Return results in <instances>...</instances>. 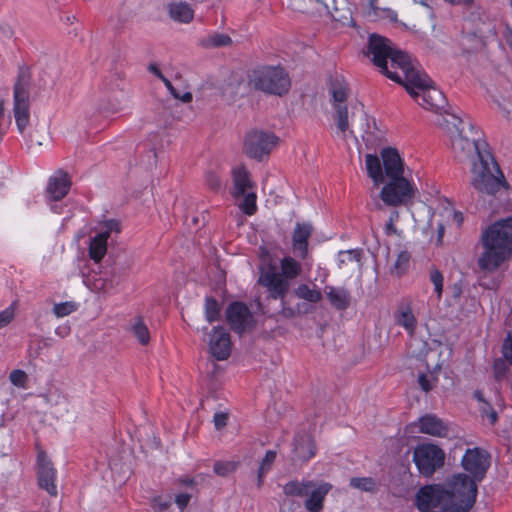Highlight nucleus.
I'll return each mask as SVG.
<instances>
[{
    "instance_id": "nucleus-1",
    "label": "nucleus",
    "mask_w": 512,
    "mask_h": 512,
    "mask_svg": "<svg viewBox=\"0 0 512 512\" xmlns=\"http://www.w3.org/2000/svg\"><path fill=\"white\" fill-rule=\"evenodd\" d=\"M437 122L450 132L455 130L456 135L452 137L454 157L459 162L472 163L471 185L477 191L489 195L499 191L501 181L492 173L491 166L500 172L499 167L492 154L486 149L488 145L482 140L476 126L469 121L465 122L457 114H452L451 121L442 116Z\"/></svg>"
},
{
    "instance_id": "nucleus-2",
    "label": "nucleus",
    "mask_w": 512,
    "mask_h": 512,
    "mask_svg": "<svg viewBox=\"0 0 512 512\" xmlns=\"http://www.w3.org/2000/svg\"><path fill=\"white\" fill-rule=\"evenodd\" d=\"M484 251L478 259L483 271H495L512 255V216L491 224L482 234Z\"/></svg>"
},
{
    "instance_id": "nucleus-3",
    "label": "nucleus",
    "mask_w": 512,
    "mask_h": 512,
    "mask_svg": "<svg viewBox=\"0 0 512 512\" xmlns=\"http://www.w3.org/2000/svg\"><path fill=\"white\" fill-rule=\"evenodd\" d=\"M248 84L266 95L282 97L291 88L289 73L281 65H263L248 73Z\"/></svg>"
},
{
    "instance_id": "nucleus-4",
    "label": "nucleus",
    "mask_w": 512,
    "mask_h": 512,
    "mask_svg": "<svg viewBox=\"0 0 512 512\" xmlns=\"http://www.w3.org/2000/svg\"><path fill=\"white\" fill-rule=\"evenodd\" d=\"M31 82L32 73L30 67L25 64L20 65L13 86V112L20 133L24 132L30 120L29 90Z\"/></svg>"
},
{
    "instance_id": "nucleus-5",
    "label": "nucleus",
    "mask_w": 512,
    "mask_h": 512,
    "mask_svg": "<svg viewBox=\"0 0 512 512\" xmlns=\"http://www.w3.org/2000/svg\"><path fill=\"white\" fill-rule=\"evenodd\" d=\"M106 264L105 270L93 283L96 290L104 293L110 292L121 283L131 268V260L124 254L115 258L109 255Z\"/></svg>"
},
{
    "instance_id": "nucleus-6",
    "label": "nucleus",
    "mask_w": 512,
    "mask_h": 512,
    "mask_svg": "<svg viewBox=\"0 0 512 512\" xmlns=\"http://www.w3.org/2000/svg\"><path fill=\"white\" fill-rule=\"evenodd\" d=\"M392 50L393 47L388 38L376 33L369 35L365 54L372 56L371 61L379 68L383 75L395 82H400V73L391 71L388 67V57L391 55Z\"/></svg>"
},
{
    "instance_id": "nucleus-7",
    "label": "nucleus",
    "mask_w": 512,
    "mask_h": 512,
    "mask_svg": "<svg viewBox=\"0 0 512 512\" xmlns=\"http://www.w3.org/2000/svg\"><path fill=\"white\" fill-rule=\"evenodd\" d=\"M413 462L422 476L431 477L444 466L445 453L435 444H420L414 449Z\"/></svg>"
},
{
    "instance_id": "nucleus-8",
    "label": "nucleus",
    "mask_w": 512,
    "mask_h": 512,
    "mask_svg": "<svg viewBox=\"0 0 512 512\" xmlns=\"http://www.w3.org/2000/svg\"><path fill=\"white\" fill-rule=\"evenodd\" d=\"M259 278L257 283L265 287L270 299L283 301L289 291V281L284 279L272 262L259 267Z\"/></svg>"
},
{
    "instance_id": "nucleus-9",
    "label": "nucleus",
    "mask_w": 512,
    "mask_h": 512,
    "mask_svg": "<svg viewBox=\"0 0 512 512\" xmlns=\"http://www.w3.org/2000/svg\"><path fill=\"white\" fill-rule=\"evenodd\" d=\"M415 189L407 179L390 180L380 192L381 200L392 207L407 206L412 203Z\"/></svg>"
},
{
    "instance_id": "nucleus-10",
    "label": "nucleus",
    "mask_w": 512,
    "mask_h": 512,
    "mask_svg": "<svg viewBox=\"0 0 512 512\" xmlns=\"http://www.w3.org/2000/svg\"><path fill=\"white\" fill-rule=\"evenodd\" d=\"M225 318L230 329L240 336L256 326L252 312L247 304L241 301H233L227 306Z\"/></svg>"
},
{
    "instance_id": "nucleus-11",
    "label": "nucleus",
    "mask_w": 512,
    "mask_h": 512,
    "mask_svg": "<svg viewBox=\"0 0 512 512\" xmlns=\"http://www.w3.org/2000/svg\"><path fill=\"white\" fill-rule=\"evenodd\" d=\"M278 137L273 133L254 130L246 135L244 149L247 156L261 160L270 154L272 148L277 144Z\"/></svg>"
},
{
    "instance_id": "nucleus-12",
    "label": "nucleus",
    "mask_w": 512,
    "mask_h": 512,
    "mask_svg": "<svg viewBox=\"0 0 512 512\" xmlns=\"http://www.w3.org/2000/svg\"><path fill=\"white\" fill-rule=\"evenodd\" d=\"M329 91L332 95V105L335 110L334 119L337 124V128L345 133L349 130V113L346 101L348 98V87L346 84L335 79L331 82Z\"/></svg>"
},
{
    "instance_id": "nucleus-13",
    "label": "nucleus",
    "mask_w": 512,
    "mask_h": 512,
    "mask_svg": "<svg viewBox=\"0 0 512 512\" xmlns=\"http://www.w3.org/2000/svg\"><path fill=\"white\" fill-rule=\"evenodd\" d=\"M462 467L471 477L482 481L490 467V454L479 447L467 449L461 460Z\"/></svg>"
},
{
    "instance_id": "nucleus-14",
    "label": "nucleus",
    "mask_w": 512,
    "mask_h": 512,
    "mask_svg": "<svg viewBox=\"0 0 512 512\" xmlns=\"http://www.w3.org/2000/svg\"><path fill=\"white\" fill-rule=\"evenodd\" d=\"M447 500L449 494L445 488L440 485H427L418 490L415 505L421 512H431L433 508L441 510Z\"/></svg>"
},
{
    "instance_id": "nucleus-15",
    "label": "nucleus",
    "mask_w": 512,
    "mask_h": 512,
    "mask_svg": "<svg viewBox=\"0 0 512 512\" xmlns=\"http://www.w3.org/2000/svg\"><path fill=\"white\" fill-rule=\"evenodd\" d=\"M477 480L473 477L459 473L453 476L452 480L448 482V488H445L449 494V499L452 500H470L473 502L477 496Z\"/></svg>"
},
{
    "instance_id": "nucleus-16",
    "label": "nucleus",
    "mask_w": 512,
    "mask_h": 512,
    "mask_svg": "<svg viewBox=\"0 0 512 512\" xmlns=\"http://www.w3.org/2000/svg\"><path fill=\"white\" fill-rule=\"evenodd\" d=\"M57 471L52 461L45 452L41 451L37 455V481L41 489L46 490L50 496H56L57 486L55 484Z\"/></svg>"
},
{
    "instance_id": "nucleus-17",
    "label": "nucleus",
    "mask_w": 512,
    "mask_h": 512,
    "mask_svg": "<svg viewBox=\"0 0 512 512\" xmlns=\"http://www.w3.org/2000/svg\"><path fill=\"white\" fill-rule=\"evenodd\" d=\"M416 101L425 109L449 115L451 118L452 114H456L455 112L450 111L451 106L447 103L442 91L431 86V84L426 86V88L420 92L418 100Z\"/></svg>"
},
{
    "instance_id": "nucleus-18",
    "label": "nucleus",
    "mask_w": 512,
    "mask_h": 512,
    "mask_svg": "<svg viewBox=\"0 0 512 512\" xmlns=\"http://www.w3.org/2000/svg\"><path fill=\"white\" fill-rule=\"evenodd\" d=\"M209 350L211 355L219 361L228 359L231 354L230 334L222 326L212 329L209 340Z\"/></svg>"
},
{
    "instance_id": "nucleus-19",
    "label": "nucleus",
    "mask_w": 512,
    "mask_h": 512,
    "mask_svg": "<svg viewBox=\"0 0 512 512\" xmlns=\"http://www.w3.org/2000/svg\"><path fill=\"white\" fill-rule=\"evenodd\" d=\"M316 444L306 431H298L293 438V461L307 462L316 455Z\"/></svg>"
},
{
    "instance_id": "nucleus-20",
    "label": "nucleus",
    "mask_w": 512,
    "mask_h": 512,
    "mask_svg": "<svg viewBox=\"0 0 512 512\" xmlns=\"http://www.w3.org/2000/svg\"><path fill=\"white\" fill-rule=\"evenodd\" d=\"M400 77L401 81L398 83L402 84L415 100H418L420 92L432 82L426 74H420L412 66L406 69L402 75L400 74Z\"/></svg>"
},
{
    "instance_id": "nucleus-21",
    "label": "nucleus",
    "mask_w": 512,
    "mask_h": 512,
    "mask_svg": "<svg viewBox=\"0 0 512 512\" xmlns=\"http://www.w3.org/2000/svg\"><path fill=\"white\" fill-rule=\"evenodd\" d=\"M381 159L385 176L390 180L406 179L403 176V161L397 149L392 147L383 148L381 151Z\"/></svg>"
},
{
    "instance_id": "nucleus-22",
    "label": "nucleus",
    "mask_w": 512,
    "mask_h": 512,
    "mask_svg": "<svg viewBox=\"0 0 512 512\" xmlns=\"http://www.w3.org/2000/svg\"><path fill=\"white\" fill-rule=\"evenodd\" d=\"M70 187L69 175L66 172L59 171L56 175L49 178L46 196L50 201H59L68 194Z\"/></svg>"
},
{
    "instance_id": "nucleus-23",
    "label": "nucleus",
    "mask_w": 512,
    "mask_h": 512,
    "mask_svg": "<svg viewBox=\"0 0 512 512\" xmlns=\"http://www.w3.org/2000/svg\"><path fill=\"white\" fill-rule=\"evenodd\" d=\"M313 227L309 223H297L292 235L294 254L305 259L308 254V240L312 234Z\"/></svg>"
},
{
    "instance_id": "nucleus-24",
    "label": "nucleus",
    "mask_w": 512,
    "mask_h": 512,
    "mask_svg": "<svg viewBox=\"0 0 512 512\" xmlns=\"http://www.w3.org/2000/svg\"><path fill=\"white\" fill-rule=\"evenodd\" d=\"M396 325L403 327L408 333L412 334L417 325V320L413 314L409 302L401 301L393 314Z\"/></svg>"
},
{
    "instance_id": "nucleus-25",
    "label": "nucleus",
    "mask_w": 512,
    "mask_h": 512,
    "mask_svg": "<svg viewBox=\"0 0 512 512\" xmlns=\"http://www.w3.org/2000/svg\"><path fill=\"white\" fill-rule=\"evenodd\" d=\"M332 489V485L327 482H322L311 488L308 498L305 501V508L309 512H320L323 509V502L326 495Z\"/></svg>"
},
{
    "instance_id": "nucleus-26",
    "label": "nucleus",
    "mask_w": 512,
    "mask_h": 512,
    "mask_svg": "<svg viewBox=\"0 0 512 512\" xmlns=\"http://www.w3.org/2000/svg\"><path fill=\"white\" fill-rule=\"evenodd\" d=\"M419 431L436 437H445L448 434L447 425L436 415L426 414L419 418Z\"/></svg>"
},
{
    "instance_id": "nucleus-27",
    "label": "nucleus",
    "mask_w": 512,
    "mask_h": 512,
    "mask_svg": "<svg viewBox=\"0 0 512 512\" xmlns=\"http://www.w3.org/2000/svg\"><path fill=\"white\" fill-rule=\"evenodd\" d=\"M325 294L330 305L338 311H345L351 305V293L344 287L326 286Z\"/></svg>"
},
{
    "instance_id": "nucleus-28",
    "label": "nucleus",
    "mask_w": 512,
    "mask_h": 512,
    "mask_svg": "<svg viewBox=\"0 0 512 512\" xmlns=\"http://www.w3.org/2000/svg\"><path fill=\"white\" fill-rule=\"evenodd\" d=\"M366 170L368 176L378 186L385 181V172L383 168V161L377 155L367 154L365 159Z\"/></svg>"
},
{
    "instance_id": "nucleus-29",
    "label": "nucleus",
    "mask_w": 512,
    "mask_h": 512,
    "mask_svg": "<svg viewBox=\"0 0 512 512\" xmlns=\"http://www.w3.org/2000/svg\"><path fill=\"white\" fill-rule=\"evenodd\" d=\"M107 233H98L90 239L89 256L99 263L107 252Z\"/></svg>"
},
{
    "instance_id": "nucleus-30",
    "label": "nucleus",
    "mask_w": 512,
    "mask_h": 512,
    "mask_svg": "<svg viewBox=\"0 0 512 512\" xmlns=\"http://www.w3.org/2000/svg\"><path fill=\"white\" fill-rule=\"evenodd\" d=\"M235 196L244 195L252 187L249 172L245 167H237L232 171Z\"/></svg>"
},
{
    "instance_id": "nucleus-31",
    "label": "nucleus",
    "mask_w": 512,
    "mask_h": 512,
    "mask_svg": "<svg viewBox=\"0 0 512 512\" xmlns=\"http://www.w3.org/2000/svg\"><path fill=\"white\" fill-rule=\"evenodd\" d=\"M315 486V482L312 480L308 481H289L283 487V492L287 496L303 497L308 496L311 488Z\"/></svg>"
},
{
    "instance_id": "nucleus-32",
    "label": "nucleus",
    "mask_w": 512,
    "mask_h": 512,
    "mask_svg": "<svg viewBox=\"0 0 512 512\" xmlns=\"http://www.w3.org/2000/svg\"><path fill=\"white\" fill-rule=\"evenodd\" d=\"M170 17L176 21L188 23L193 19V10L186 3L171 4L169 8Z\"/></svg>"
},
{
    "instance_id": "nucleus-33",
    "label": "nucleus",
    "mask_w": 512,
    "mask_h": 512,
    "mask_svg": "<svg viewBox=\"0 0 512 512\" xmlns=\"http://www.w3.org/2000/svg\"><path fill=\"white\" fill-rule=\"evenodd\" d=\"M204 312L205 318L209 323L218 321L221 318V304L216 298L212 296H206Z\"/></svg>"
},
{
    "instance_id": "nucleus-34",
    "label": "nucleus",
    "mask_w": 512,
    "mask_h": 512,
    "mask_svg": "<svg viewBox=\"0 0 512 512\" xmlns=\"http://www.w3.org/2000/svg\"><path fill=\"white\" fill-rule=\"evenodd\" d=\"M388 59H390V67L393 69L392 71H396V69H400L403 74L406 69L411 66L409 56L397 49L392 50L391 55H389Z\"/></svg>"
},
{
    "instance_id": "nucleus-35",
    "label": "nucleus",
    "mask_w": 512,
    "mask_h": 512,
    "mask_svg": "<svg viewBox=\"0 0 512 512\" xmlns=\"http://www.w3.org/2000/svg\"><path fill=\"white\" fill-rule=\"evenodd\" d=\"M281 270L280 273L284 279H294L301 272V265L292 257H284L281 260Z\"/></svg>"
},
{
    "instance_id": "nucleus-36",
    "label": "nucleus",
    "mask_w": 512,
    "mask_h": 512,
    "mask_svg": "<svg viewBox=\"0 0 512 512\" xmlns=\"http://www.w3.org/2000/svg\"><path fill=\"white\" fill-rule=\"evenodd\" d=\"M277 453L274 450H268L261 461L260 467L258 469L257 473V486L261 487L263 484V479L265 475L270 471L275 459H276Z\"/></svg>"
},
{
    "instance_id": "nucleus-37",
    "label": "nucleus",
    "mask_w": 512,
    "mask_h": 512,
    "mask_svg": "<svg viewBox=\"0 0 512 512\" xmlns=\"http://www.w3.org/2000/svg\"><path fill=\"white\" fill-rule=\"evenodd\" d=\"M131 332L137 338L141 345H147L150 341V333L148 327L141 317L135 319L131 326Z\"/></svg>"
},
{
    "instance_id": "nucleus-38",
    "label": "nucleus",
    "mask_w": 512,
    "mask_h": 512,
    "mask_svg": "<svg viewBox=\"0 0 512 512\" xmlns=\"http://www.w3.org/2000/svg\"><path fill=\"white\" fill-rule=\"evenodd\" d=\"M295 294L297 297L311 303H318L322 300V293L319 290L310 289L307 284H300L295 289Z\"/></svg>"
},
{
    "instance_id": "nucleus-39",
    "label": "nucleus",
    "mask_w": 512,
    "mask_h": 512,
    "mask_svg": "<svg viewBox=\"0 0 512 512\" xmlns=\"http://www.w3.org/2000/svg\"><path fill=\"white\" fill-rule=\"evenodd\" d=\"M475 502L472 499L468 500H452L449 499L444 502V505L440 511L445 512H468Z\"/></svg>"
},
{
    "instance_id": "nucleus-40",
    "label": "nucleus",
    "mask_w": 512,
    "mask_h": 512,
    "mask_svg": "<svg viewBox=\"0 0 512 512\" xmlns=\"http://www.w3.org/2000/svg\"><path fill=\"white\" fill-rule=\"evenodd\" d=\"M349 485L365 492H376L377 490V483L371 477H353L350 479Z\"/></svg>"
},
{
    "instance_id": "nucleus-41",
    "label": "nucleus",
    "mask_w": 512,
    "mask_h": 512,
    "mask_svg": "<svg viewBox=\"0 0 512 512\" xmlns=\"http://www.w3.org/2000/svg\"><path fill=\"white\" fill-rule=\"evenodd\" d=\"M410 259L411 255L408 251H401L397 256L393 267L391 268V273L397 277L402 276L409 267Z\"/></svg>"
},
{
    "instance_id": "nucleus-42",
    "label": "nucleus",
    "mask_w": 512,
    "mask_h": 512,
    "mask_svg": "<svg viewBox=\"0 0 512 512\" xmlns=\"http://www.w3.org/2000/svg\"><path fill=\"white\" fill-rule=\"evenodd\" d=\"M363 255L361 249H351L347 251H340L338 253V267L342 269L344 265L351 262H360Z\"/></svg>"
},
{
    "instance_id": "nucleus-43",
    "label": "nucleus",
    "mask_w": 512,
    "mask_h": 512,
    "mask_svg": "<svg viewBox=\"0 0 512 512\" xmlns=\"http://www.w3.org/2000/svg\"><path fill=\"white\" fill-rule=\"evenodd\" d=\"M239 466L237 461H216L213 465L215 474L221 477H226L233 473Z\"/></svg>"
},
{
    "instance_id": "nucleus-44",
    "label": "nucleus",
    "mask_w": 512,
    "mask_h": 512,
    "mask_svg": "<svg viewBox=\"0 0 512 512\" xmlns=\"http://www.w3.org/2000/svg\"><path fill=\"white\" fill-rule=\"evenodd\" d=\"M232 43V39L227 34L216 33L209 36L205 42L204 46L206 47H225L229 46Z\"/></svg>"
},
{
    "instance_id": "nucleus-45",
    "label": "nucleus",
    "mask_w": 512,
    "mask_h": 512,
    "mask_svg": "<svg viewBox=\"0 0 512 512\" xmlns=\"http://www.w3.org/2000/svg\"><path fill=\"white\" fill-rule=\"evenodd\" d=\"M243 196V202L240 204L241 210L246 215H253L257 210L256 199L257 196L254 192H246Z\"/></svg>"
},
{
    "instance_id": "nucleus-46",
    "label": "nucleus",
    "mask_w": 512,
    "mask_h": 512,
    "mask_svg": "<svg viewBox=\"0 0 512 512\" xmlns=\"http://www.w3.org/2000/svg\"><path fill=\"white\" fill-rule=\"evenodd\" d=\"M78 309V304L73 301H66L54 304L53 313L58 317H65L75 312Z\"/></svg>"
},
{
    "instance_id": "nucleus-47",
    "label": "nucleus",
    "mask_w": 512,
    "mask_h": 512,
    "mask_svg": "<svg viewBox=\"0 0 512 512\" xmlns=\"http://www.w3.org/2000/svg\"><path fill=\"white\" fill-rule=\"evenodd\" d=\"M171 500L162 496H155L151 499V508L154 512H170Z\"/></svg>"
},
{
    "instance_id": "nucleus-48",
    "label": "nucleus",
    "mask_w": 512,
    "mask_h": 512,
    "mask_svg": "<svg viewBox=\"0 0 512 512\" xmlns=\"http://www.w3.org/2000/svg\"><path fill=\"white\" fill-rule=\"evenodd\" d=\"M205 183L212 191H219L222 187L221 177L214 171H207L205 173Z\"/></svg>"
},
{
    "instance_id": "nucleus-49",
    "label": "nucleus",
    "mask_w": 512,
    "mask_h": 512,
    "mask_svg": "<svg viewBox=\"0 0 512 512\" xmlns=\"http://www.w3.org/2000/svg\"><path fill=\"white\" fill-rule=\"evenodd\" d=\"M430 281L434 285V290L437 293L438 298L441 297L443 291V275L438 269H432L430 271Z\"/></svg>"
},
{
    "instance_id": "nucleus-50",
    "label": "nucleus",
    "mask_w": 512,
    "mask_h": 512,
    "mask_svg": "<svg viewBox=\"0 0 512 512\" xmlns=\"http://www.w3.org/2000/svg\"><path fill=\"white\" fill-rule=\"evenodd\" d=\"M9 379L11 383L15 386L25 387L27 381V374L23 370L16 369L10 373Z\"/></svg>"
},
{
    "instance_id": "nucleus-51",
    "label": "nucleus",
    "mask_w": 512,
    "mask_h": 512,
    "mask_svg": "<svg viewBox=\"0 0 512 512\" xmlns=\"http://www.w3.org/2000/svg\"><path fill=\"white\" fill-rule=\"evenodd\" d=\"M436 380H437L436 377H434L432 375L429 376L425 373H421L418 376V384L424 392L431 391L434 386L433 382Z\"/></svg>"
},
{
    "instance_id": "nucleus-52",
    "label": "nucleus",
    "mask_w": 512,
    "mask_h": 512,
    "mask_svg": "<svg viewBox=\"0 0 512 512\" xmlns=\"http://www.w3.org/2000/svg\"><path fill=\"white\" fill-rule=\"evenodd\" d=\"M480 412L482 416H486L489 419L491 425H494L498 421V414L489 402H485V405L481 407Z\"/></svg>"
},
{
    "instance_id": "nucleus-53",
    "label": "nucleus",
    "mask_w": 512,
    "mask_h": 512,
    "mask_svg": "<svg viewBox=\"0 0 512 512\" xmlns=\"http://www.w3.org/2000/svg\"><path fill=\"white\" fill-rule=\"evenodd\" d=\"M502 355L512 365V335L508 333L502 344Z\"/></svg>"
},
{
    "instance_id": "nucleus-54",
    "label": "nucleus",
    "mask_w": 512,
    "mask_h": 512,
    "mask_svg": "<svg viewBox=\"0 0 512 512\" xmlns=\"http://www.w3.org/2000/svg\"><path fill=\"white\" fill-rule=\"evenodd\" d=\"M241 85V81L238 79H231L224 87H223V95L229 94L231 98H234L238 89Z\"/></svg>"
},
{
    "instance_id": "nucleus-55",
    "label": "nucleus",
    "mask_w": 512,
    "mask_h": 512,
    "mask_svg": "<svg viewBox=\"0 0 512 512\" xmlns=\"http://www.w3.org/2000/svg\"><path fill=\"white\" fill-rule=\"evenodd\" d=\"M14 318V309L12 306L0 312V329L6 327Z\"/></svg>"
},
{
    "instance_id": "nucleus-56",
    "label": "nucleus",
    "mask_w": 512,
    "mask_h": 512,
    "mask_svg": "<svg viewBox=\"0 0 512 512\" xmlns=\"http://www.w3.org/2000/svg\"><path fill=\"white\" fill-rule=\"evenodd\" d=\"M301 304H297V308H292L289 306H286L284 300L282 301V310L281 314L285 318H294L296 315L301 314Z\"/></svg>"
},
{
    "instance_id": "nucleus-57",
    "label": "nucleus",
    "mask_w": 512,
    "mask_h": 512,
    "mask_svg": "<svg viewBox=\"0 0 512 512\" xmlns=\"http://www.w3.org/2000/svg\"><path fill=\"white\" fill-rule=\"evenodd\" d=\"M228 414L225 412H216L213 417V422L216 430H221L227 425Z\"/></svg>"
},
{
    "instance_id": "nucleus-58",
    "label": "nucleus",
    "mask_w": 512,
    "mask_h": 512,
    "mask_svg": "<svg viewBox=\"0 0 512 512\" xmlns=\"http://www.w3.org/2000/svg\"><path fill=\"white\" fill-rule=\"evenodd\" d=\"M104 231H101L100 233H107V239L110 237V234L112 231L119 232L120 231V223L119 221L115 219H110L105 221L104 223Z\"/></svg>"
},
{
    "instance_id": "nucleus-59",
    "label": "nucleus",
    "mask_w": 512,
    "mask_h": 512,
    "mask_svg": "<svg viewBox=\"0 0 512 512\" xmlns=\"http://www.w3.org/2000/svg\"><path fill=\"white\" fill-rule=\"evenodd\" d=\"M191 499V495L187 493H180L176 495L175 502L178 505V507L183 510L187 507L189 501Z\"/></svg>"
},
{
    "instance_id": "nucleus-60",
    "label": "nucleus",
    "mask_w": 512,
    "mask_h": 512,
    "mask_svg": "<svg viewBox=\"0 0 512 512\" xmlns=\"http://www.w3.org/2000/svg\"><path fill=\"white\" fill-rule=\"evenodd\" d=\"M493 368H494V373H495L496 378H501L505 375L506 366H505V363L503 360H501V359L495 360Z\"/></svg>"
},
{
    "instance_id": "nucleus-61",
    "label": "nucleus",
    "mask_w": 512,
    "mask_h": 512,
    "mask_svg": "<svg viewBox=\"0 0 512 512\" xmlns=\"http://www.w3.org/2000/svg\"><path fill=\"white\" fill-rule=\"evenodd\" d=\"M0 34L2 35L3 38L11 39L14 35V31L8 23H1Z\"/></svg>"
},
{
    "instance_id": "nucleus-62",
    "label": "nucleus",
    "mask_w": 512,
    "mask_h": 512,
    "mask_svg": "<svg viewBox=\"0 0 512 512\" xmlns=\"http://www.w3.org/2000/svg\"><path fill=\"white\" fill-rule=\"evenodd\" d=\"M71 333V327L68 324H62L55 329V334L61 338L67 337Z\"/></svg>"
},
{
    "instance_id": "nucleus-63",
    "label": "nucleus",
    "mask_w": 512,
    "mask_h": 512,
    "mask_svg": "<svg viewBox=\"0 0 512 512\" xmlns=\"http://www.w3.org/2000/svg\"><path fill=\"white\" fill-rule=\"evenodd\" d=\"M148 71L150 73H152L153 75H155L160 80L165 78V76L162 74L161 70L158 68L157 64H155V63H150L148 65Z\"/></svg>"
},
{
    "instance_id": "nucleus-64",
    "label": "nucleus",
    "mask_w": 512,
    "mask_h": 512,
    "mask_svg": "<svg viewBox=\"0 0 512 512\" xmlns=\"http://www.w3.org/2000/svg\"><path fill=\"white\" fill-rule=\"evenodd\" d=\"M163 83L173 95L174 98H180V93L176 90V88L172 85V83L165 77L162 79Z\"/></svg>"
}]
</instances>
